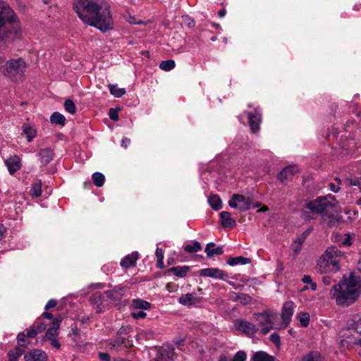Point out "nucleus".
Wrapping results in <instances>:
<instances>
[{
    "instance_id": "obj_25",
    "label": "nucleus",
    "mask_w": 361,
    "mask_h": 361,
    "mask_svg": "<svg viewBox=\"0 0 361 361\" xmlns=\"http://www.w3.org/2000/svg\"><path fill=\"white\" fill-rule=\"evenodd\" d=\"M22 128L23 132L26 135L28 142H31L36 137L37 130L32 126L24 124Z\"/></svg>"
},
{
    "instance_id": "obj_59",
    "label": "nucleus",
    "mask_w": 361,
    "mask_h": 361,
    "mask_svg": "<svg viewBox=\"0 0 361 361\" xmlns=\"http://www.w3.org/2000/svg\"><path fill=\"white\" fill-rule=\"evenodd\" d=\"M245 200L247 202V204H248L249 209H250L253 203V197L252 196H245Z\"/></svg>"
},
{
    "instance_id": "obj_45",
    "label": "nucleus",
    "mask_w": 361,
    "mask_h": 361,
    "mask_svg": "<svg viewBox=\"0 0 361 361\" xmlns=\"http://www.w3.org/2000/svg\"><path fill=\"white\" fill-rule=\"evenodd\" d=\"M57 334H58L57 331H56L55 329H54L52 328H49L46 332L45 336L47 339H51V338H55V336H56Z\"/></svg>"
},
{
    "instance_id": "obj_46",
    "label": "nucleus",
    "mask_w": 361,
    "mask_h": 361,
    "mask_svg": "<svg viewBox=\"0 0 361 361\" xmlns=\"http://www.w3.org/2000/svg\"><path fill=\"white\" fill-rule=\"evenodd\" d=\"M349 183L351 185L357 186L360 191L361 192V177L350 179Z\"/></svg>"
},
{
    "instance_id": "obj_48",
    "label": "nucleus",
    "mask_w": 361,
    "mask_h": 361,
    "mask_svg": "<svg viewBox=\"0 0 361 361\" xmlns=\"http://www.w3.org/2000/svg\"><path fill=\"white\" fill-rule=\"evenodd\" d=\"M109 116L110 118L114 121H117L118 120V111L114 109H110L109 111Z\"/></svg>"
},
{
    "instance_id": "obj_29",
    "label": "nucleus",
    "mask_w": 361,
    "mask_h": 361,
    "mask_svg": "<svg viewBox=\"0 0 361 361\" xmlns=\"http://www.w3.org/2000/svg\"><path fill=\"white\" fill-rule=\"evenodd\" d=\"M208 202L211 207L215 210H219L222 207V201L221 198L216 195L210 196L208 199Z\"/></svg>"
},
{
    "instance_id": "obj_55",
    "label": "nucleus",
    "mask_w": 361,
    "mask_h": 361,
    "mask_svg": "<svg viewBox=\"0 0 361 361\" xmlns=\"http://www.w3.org/2000/svg\"><path fill=\"white\" fill-rule=\"evenodd\" d=\"M49 340L51 341V344L53 347H54L56 348H60V343L55 338L49 339Z\"/></svg>"
},
{
    "instance_id": "obj_7",
    "label": "nucleus",
    "mask_w": 361,
    "mask_h": 361,
    "mask_svg": "<svg viewBox=\"0 0 361 361\" xmlns=\"http://www.w3.org/2000/svg\"><path fill=\"white\" fill-rule=\"evenodd\" d=\"M349 334L347 342L361 347V313L353 316L348 321Z\"/></svg>"
},
{
    "instance_id": "obj_28",
    "label": "nucleus",
    "mask_w": 361,
    "mask_h": 361,
    "mask_svg": "<svg viewBox=\"0 0 361 361\" xmlns=\"http://www.w3.org/2000/svg\"><path fill=\"white\" fill-rule=\"evenodd\" d=\"M30 192L32 197H38L41 195V194H42L41 180H37L32 183Z\"/></svg>"
},
{
    "instance_id": "obj_21",
    "label": "nucleus",
    "mask_w": 361,
    "mask_h": 361,
    "mask_svg": "<svg viewBox=\"0 0 361 361\" xmlns=\"http://www.w3.org/2000/svg\"><path fill=\"white\" fill-rule=\"evenodd\" d=\"M332 240L343 246H350L352 244L351 236L348 233H345L344 235L334 234L332 236Z\"/></svg>"
},
{
    "instance_id": "obj_51",
    "label": "nucleus",
    "mask_w": 361,
    "mask_h": 361,
    "mask_svg": "<svg viewBox=\"0 0 361 361\" xmlns=\"http://www.w3.org/2000/svg\"><path fill=\"white\" fill-rule=\"evenodd\" d=\"M27 336V334H25L23 332H20L17 336L18 342L20 345H23V343L25 340V337Z\"/></svg>"
},
{
    "instance_id": "obj_63",
    "label": "nucleus",
    "mask_w": 361,
    "mask_h": 361,
    "mask_svg": "<svg viewBox=\"0 0 361 361\" xmlns=\"http://www.w3.org/2000/svg\"><path fill=\"white\" fill-rule=\"evenodd\" d=\"M311 230H307L305 233H304L303 234L305 235L304 238H298L295 242H298L299 244H302L304 241V238H305V236L307 235H308L310 233Z\"/></svg>"
},
{
    "instance_id": "obj_56",
    "label": "nucleus",
    "mask_w": 361,
    "mask_h": 361,
    "mask_svg": "<svg viewBox=\"0 0 361 361\" xmlns=\"http://www.w3.org/2000/svg\"><path fill=\"white\" fill-rule=\"evenodd\" d=\"M100 300H101V295L99 293L94 294L91 298V300L92 301V302H94L95 303L99 302L100 301Z\"/></svg>"
},
{
    "instance_id": "obj_43",
    "label": "nucleus",
    "mask_w": 361,
    "mask_h": 361,
    "mask_svg": "<svg viewBox=\"0 0 361 361\" xmlns=\"http://www.w3.org/2000/svg\"><path fill=\"white\" fill-rule=\"evenodd\" d=\"M131 314L132 317L135 319H143L147 316L146 312L140 310H138L137 312H133Z\"/></svg>"
},
{
    "instance_id": "obj_42",
    "label": "nucleus",
    "mask_w": 361,
    "mask_h": 361,
    "mask_svg": "<svg viewBox=\"0 0 361 361\" xmlns=\"http://www.w3.org/2000/svg\"><path fill=\"white\" fill-rule=\"evenodd\" d=\"M32 326L36 329L38 334L43 332L46 329V324L42 322H36Z\"/></svg>"
},
{
    "instance_id": "obj_24",
    "label": "nucleus",
    "mask_w": 361,
    "mask_h": 361,
    "mask_svg": "<svg viewBox=\"0 0 361 361\" xmlns=\"http://www.w3.org/2000/svg\"><path fill=\"white\" fill-rule=\"evenodd\" d=\"M189 270L190 267L188 266H178L170 268L168 270V272H171L178 277H184L186 276Z\"/></svg>"
},
{
    "instance_id": "obj_4",
    "label": "nucleus",
    "mask_w": 361,
    "mask_h": 361,
    "mask_svg": "<svg viewBox=\"0 0 361 361\" xmlns=\"http://www.w3.org/2000/svg\"><path fill=\"white\" fill-rule=\"evenodd\" d=\"M344 255L336 247H330L319 259L317 271L320 274H332L338 271Z\"/></svg>"
},
{
    "instance_id": "obj_31",
    "label": "nucleus",
    "mask_w": 361,
    "mask_h": 361,
    "mask_svg": "<svg viewBox=\"0 0 361 361\" xmlns=\"http://www.w3.org/2000/svg\"><path fill=\"white\" fill-rule=\"evenodd\" d=\"M50 121L54 124L64 126L66 123V118L63 114L59 112H54L50 117Z\"/></svg>"
},
{
    "instance_id": "obj_23",
    "label": "nucleus",
    "mask_w": 361,
    "mask_h": 361,
    "mask_svg": "<svg viewBox=\"0 0 361 361\" xmlns=\"http://www.w3.org/2000/svg\"><path fill=\"white\" fill-rule=\"evenodd\" d=\"M250 361H275V357L264 351H258L253 354Z\"/></svg>"
},
{
    "instance_id": "obj_16",
    "label": "nucleus",
    "mask_w": 361,
    "mask_h": 361,
    "mask_svg": "<svg viewBox=\"0 0 361 361\" xmlns=\"http://www.w3.org/2000/svg\"><path fill=\"white\" fill-rule=\"evenodd\" d=\"M298 172V168L296 166H288L284 168L278 174V179L281 182L291 180L293 176Z\"/></svg>"
},
{
    "instance_id": "obj_57",
    "label": "nucleus",
    "mask_w": 361,
    "mask_h": 361,
    "mask_svg": "<svg viewBox=\"0 0 361 361\" xmlns=\"http://www.w3.org/2000/svg\"><path fill=\"white\" fill-rule=\"evenodd\" d=\"M329 187H330L331 190L334 192H337L340 190V188L338 187V185H337L333 183L329 184Z\"/></svg>"
},
{
    "instance_id": "obj_6",
    "label": "nucleus",
    "mask_w": 361,
    "mask_h": 361,
    "mask_svg": "<svg viewBox=\"0 0 361 361\" xmlns=\"http://www.w3.org/2000/svg\"><path fill=\"white\" fill-rule=\"evenodd\" d=\"M336 199L332 195L318 197L316 200L308 202L306 207L313 213L326 215L334 210L336 206Z\"/></svg>"
},
{
    "instance_id": "obj_64",
    "label": "nucleus",
    "mask_w": 361,
    "mask_h": 361,
    "mask_svg": "<svg viewBox=\"0 0 361 361\" xmlns=\"http://www.w3.org/2000/svg\"><path fill=\"white\" fill-rule=\"evenodd\" d=\"M226 10H225V9H221V10H220V11L218 12V15H219V16L220 18H223V17H224V16H225V15H226Z\"/></svg>"
},
{
    "instance_id": "obj_8",
    "label": "nucleus",
    "mask_w": 361,
    "mask_h": 361,
    "mask_svg": "<svg viewBox=\"0 0 361 361\" xmlns=\"http://www.w3.org/2000/svg\"><path fill=\"white\" fill-rule=\"evenodd\" d=\"M253 318L261 327V333L267 334L274 327V321L277 318V314L272 311H264L253 314Z\"/></svg>"
},
{
    "instance_id": "obj_19",
    "label": "nucleus",
    "mask_w": 361,
    "mask_h": 361,
    "mask_svg": "<svg viewBox=\"0 0 361 361\" xmlns=\"http://www.w3.org/2000/svg\"><path fill=\"white\" fill-rule=\"evenodd\" d=\"M38 156L41 161V163L46 166L54 158L53 151L50 148H44L39 149Z\"/></svg>"
},
{
    "instance_id": "obj_54",
    "label": "nucleus",
    "mask_w": 361,
    "mask_h": 361,
    "mask_svg": "<svg viewBox=\"0 0 361 361\" xmlns=\"http://www.w3.org/2000/svg\"><path fill=\"white\" fill-rule=\"evenodd\" d=\"M302 281L306 284H310L313 281L310 275H304L302 279Z\"/></svg>"
},
{
    "instance_id": "obj_33",
    "label": "nucleus",
    "mask_w": 361,
    "mask_h": 361,
    "mask_svg": "<svg viewBox=\"0 0 361 361\" xmlns=\"http://www.w3.org/2000/svg\"><path fill=\"white\" fill-rule=\"evenodd\" d=\"M92 178L94 184L97 187H102L104 183L105 177L102 173H94L92 176Z\"/></svg>"
},
{
    "instance_id": "obj_50",
    "label": "nucleus",
    "mask_w": 361,
    "mask_h": 361,
    "mask_svg": "<svg viewBox=\"0 0 361 361\" xmlns=\"http://www.w3.org/2000/svg\"><path fill=\"white\" fill-rule=\"evenodd\" d=\"M38 334L37 330L35 328L32 326L29 330H27V337L28 338H34Z\"/></svg>"
},
{
    "instance_id": "obj_34",
    "label": "nucleus",
    "mask_w": 361,
    "mask_h": 361,
    "mask_svg": "<svg viewBox=\"0 0 361 361\" xmlns=\"http://www.w3.org/2000/svg\"><path fill=\"white\" fill-rule=\"evenodd\" d=\"M184 250L186 252L193 253L202 250L201 244L197 241H194L185 246Z\"/></svg>"
},
{
    "instance_id": "obj_49",
    "label": "nucleus",
    "mask_w": 361,
    "mask_h": 361,
    "mask_svg": "<svg viewBox=\"0 0 361 361\" xmlns=\"http://www.w3.org/2000/svg\"><path fill=\"white\" fill-rule=\"evenodd\" d=\"M98 356L100 361H111V357L107 353H99Z\"/></svg>"
},
{
    "instance_id": "obj_44",
    "label": "nucleus",
    "mask_w": 361,
    "mask_h": 361,
    "mask_svg": "<svg viewBox=\"0 0 361 361\" xmlns=\"http://www.w3.org/2000/svg\"><path fill=\"white\" fill-rule=\"evenodd\" d=\"M246 354L243 351H238L234 356L233 361H245Z\"/></svg>"
},
{
    "instance_id": "obj_30",
    "label": "nucleus",
    "mask_w": 361,
    "mask_h": 361,
    "mask_svg": "<svg viewBox=\"0 0 361 361\" xmlns=\"http://www.w3.org/2000/svg\"><path fill=\"white\" fill-rule=\"evenodd\" d=\"M23 351L18 347H16L8 353V357L9 361H17L19 357L23 355Z\"/></svg>"
},
{
    "instance_id": "obj_62",
    "label": "nucleus",
    "mask_w": 361,
    "mask_h": 361,
    "mask_svg": "<svg viewBox=\"0 0 361 361\" xmlns=\"http://www.w3.org/2000/svg\"><path fill=\"white\" fill-rule=\"evenodd\" d=\"M6 231V228L3 225H0V240L3 238Z\"/></svg>"
},
{
    "instance_id": "obj_40",
    "label": "nucleus",
    "mask_w": 361,
    "mask_h": 361,
    "mask_svg": "<svg viewBox=\"0 0 361 361\" xmlns=\"http://www.w3.org/2000/svg\"><path fill=\"white\" fill-rule=\"evenodd\" d=\"M302 361H321L320 355L317 352H311L303 357Z\"/></svg>"
},
{
    "instance_id": "obj_52",
    "label": "nucleus",
    "mask_w": 361,
    "mask_h": 361,
    "mask_svg": "<svg viewBox=\"0 0 361 361\" xmlns=\"http://www.w3.org/2000/svg\"><path fill=\"white\" fill-rule=\"evenodd\" d=\"M56 305H57L56 300H55L54 299H51L47 303V305L45 306V309L47 310H49L51 308H53V307H56Z\"/></svg>"
},
{
    "instance_id": "obj_35",
    "label": "nucleus",
    "mask_w": 361,
    "mask_h": 361,
    "mask_svg": "<svg viewBox=\"0 0 361 361\" xmlns=\"http://www.w3.org/2000/svg\"><path fill=\"white\" fill-rule=\"evenodd\" d=\"M176 63L173 60L163 61L159 64V68L165 71H170L175 68Z\"/></svg>"
},
{
    "instance_id": "obj_2",
    "label": "nucleus",
    "mask_w": 361,
    "mask_h": 361,
    "mask_svg": "<svg viewBox=\"0 0 361 361\" xmlns=\"http://www.w3.org/2000/svg\"><path fill=\"white\" fill-rule=\"evenodd\" d=\"M23 37L21 25L14 11L0 1V48H6Z\"/></svg>"
},
{
    "instance_id": "obj_38",
    "label": "nucleus",
    "mask_w": 361,
    "mask_h": 361,
    "mask_svg": "<svg viewBox=\"0 0 361 361\" xmlns=\"http://www.w3.org/2000/svg\"><path fill=\"white\" fill-rule=\"evenodd\" d=\"M298 319L300 321V323L302 326L306 327L309 325L310 322V315L307 312H300L298 315Z\"/></svg>"
},
{
    "instance_id": "obj_36",
    "label": "nucleus",
    "mask_w": 361,
    "mask_h": 361,
    "mask_svg": "<svg viewBox=\"0 0 361 361\" xmlns=\"http://www.w3.org/2000/svg\"><path fill=\"white\" fill-rule=\"evenodd\" d=\"M123 331V328H121L118 331L116 338L113 341L112 343L114 346H120L125 343L126 338L122 336Z\"/></svg>"
},
{
    "instance_id": "obj_13",
    "label": "nucleus",
    "mask_w": 361,
    "mask_h": 361,
    "mask_svg": "<svg viewBox=\"0 0 361 361\" xmlns=\"http://www.w3.org/2000/svg\"><path fill=\"white\" fill-rule=\"evenodd\" d=\"M248 123L252 132L255 133L259 130L261 123V114L257 109L254 112H247Z\"/></svg>"
},
{
    "instance_id": "obj_60",
    "label": "nucleus",
    "mask_w": 361,
    "mask_h": 361,
    "mask_svg": "<svg viewBox=\"0 0 361 361\" xmlns=\"http://www.w3.org/2000/svg\"><path fill=\"white\" fill-rule=\"evenodd\" d=\"M129 23L131 24H137V25H140V24L143 23V22L142 20L137 21L134 17L130 18Z\"/></svg>"
},
{
    "instance_id": "obj_27",
    "label": "nucleus",
    "mask_w": 361,
    "mask_h": 361,
    "mask_svg": "<svg viewBox=\"0 0 361 361\" xmlns=\"http://www.w3.org/2000/svg\"><path fill=\"white\" fill-rule=\"evenodd\" d=\"M251 262V259L247 257H244L242 256L236 257H230L227 262V263L230 266H235L237 264H247Z\"/></svg>"
},
{
    "instance_id": "obj_37",
    "label": "nucleus",
    "mask_w": 361,
    "mask_h": 361,
    "mask_svg": "<svg viewBox=\"0 0 361 361\" xmlns=\"http://www.w3.org/2000/svg\"><path fill=\"white\" fill-rule=\"evenodd\" d=\"M157 259V267L159 269L164 268V251L161 248L157 247L155 252Z\"/></svg>"
},
{
    "instance_id": "obj_12",
    "label": "nucleus",
    "mask_w": 361,
    "mask_h": 361,
    "mask_svg": "<svg viewBox=\"0 0 361 361\" xmlns=\"http://www.w3.org/2000/svg\"><path fill=\"white\" fill-rule=\"evenodd\" d=\"M24 359L25 361H47L48 356L41 349H32L25 354Z\"/></svg>"
},
{
    "instance_id": "obj_17",
    "label": "nucleus",
    "mask_w": 361,
    "mask_h": 361,
    "mask_svg": "<svg viewBox=\"0 0 361 361\" xmlns=\"http://www.w3.org/2000/svg\"><path fill=\"white\" fill-rule=\"evenodd\" d=\"M138 259V252H133L130 255H126L121 261V266L125 269L134 267Z\"/></svg>"
},
{
    "instance_id": "obj_58",
    "label": "nucleus",
    "mask_w": 361,
    "mask_h": 361,
    "mask_svg": "<svg viewBox=\"0 0 361 361\" xmlns=\"http://www.w3.org/2000/svg\"><path fill=\"white\" fill-rule=\"evenodd\" d=\"M340 221L338 218H332L329 222V226H334Z\"/></svg>"
},
{
    "instance_id": "obj_39",
    "label": "nucleus",
    "mask_w": 361,
    "mask_h": 361,
    "mask_svg": "<svg viewBox=\"0 0 361 361\" xmlns=\"http://www.w3.org/2000/svg\"><path fill=\"white\" fill-rule=\"evenodd\" d=\"M64 108L66 111L71 114H74L76 112L75 105L71 99H66L65 101Z\"/></svg>"
},
{
    "instance_id": "obj_18",
    "label": "nucleus",
    "mask_w": 361,
    "mask_h": 361,
    "mask_svg": "<svg viewBox=\"0 0 361 361\" xmlns=\"http://www.w3.org/2000/svg\"><path fill=\"white\" fill-rule=\"evenodd\" d=\"M221 224L224 228H233L236 225L235 220L233 219L228 212L223 211L220 213Z\"/></svg>"
},
{
    "instance_id": "obj_41",
    "label": "nucleus",
    "mask_w": 361,
    "mask_h": 361,
    "mask_svg": "<svg viewBox=\"0 0 361 361\" xmlns=\"http://www.w3.org/2000/svg\"><path fill=\"white\" fill-rule=\"evenodd\" d=\"M236 300L240 301V302H241L243 305H247L251 302L252 298L247 294L240 293L237 295Z\"/></svg>"
},
{
    "instance_id": "obj_3",
    "label": "nucleus",
    "mask_w": 361,
    "mask_h": 361,
    "mask_svg": "<svg viewBox=\"0 0 361 361\" xmlns=\"http://www.w3.org/2000/svg\"><path fill=\"white\" fill-rule=\"evenodd\" d=\"M360 293L361 280L354 273H350L348 276H343L331 290L332 298L336 300V304L345 307L354 303Z\"/></svg>"
},
{
    "instance_id": "obj_47",
    "label": "nucleus",
    "mask_w": 361,
    "mask_h": 361,
    "mask_svg": "<svg viewBox=\"0 0 361 361\" xmlns=\"http://www.w3.org/2000/svg\"><path fill=\"white\" fill-rule=\"evenodd\" d=\"M270 341L276 344V345H279L281 343V338L278 334L274 333L270 335Z\"/></svg>"
},
{
    "instance_id": "obj_9",
    "label": "nucleus",
    "mask_w": 361,
    "mask_h": 361,
    "mask_svg": "<svg viewBox=\"0 0 361 361\" xmlns=\"http://www.w3.org/2000/svg\"><path fill=\"white\" fill-rule=\"evenodd\" d=\"M234 326L237 330L247 336H253L259 330L255 324L242 319L235 320Z\"/></svg>"
},
{
    "instance_id": "obj_14",
    "label": "nucleus",
    "mask_w": 361,
    "mask_h": 361,
    "mask_svg": "<svg viewBox=\"0 0 361 361\" xmlns=\"http://www.w3.org/2000/svg\"><path fill=\"white\" fill-rule=\"evenodd\" d=\"M201 276L211 277L218 279H224L227 276V274L218 268H206L200 270Z\"/></svg>"
},
{
    "instance_id": "obj_20",
    "label": "nucleus",
    "mask_w": 361,
    "mask_h": 361,
    "mask_svg": "<svg viewBox=\"0 0 361 361\" xmlns=\"http://www.w3.org/2000/svg\"><path fill=\"white\" fill-rule=\"evenodd\" d=\"M178 302L185 306H191L199 302L198 298L196 297L195 293H187L181 295Z\"/></svg>"
},
{
    "instance_id": "obj_61",
    "label": "nucleus",
    "mask_w": 361,
    "mask_h": 361,
    "mask_svg": "<svg viewBox=\"0 0 361 361\" xmlns=\"http://www.w3.org/2000/svg\"><path fill=\"white\" fill-rule=\"evenodd\" d=\"M130 140L129 138L126 137L122 140L121 145L123 147H124L125 148H126L128 147V145L130 144Z\"/></svg>"
},
{
    "instance_id": "obj_5",
    "label": "nucleus",
    "mask_w": 361,
    "mask_h": 361,
    "mask_svg": "<svg viewBox=\"0 0 361 361\" xmlns=\"http://www.w3.org/2000/svg\"><path fill=\"white\" fill-rule=\"evenodd\" d=\"M26 67L27 64L22 58L11 59L5 61V58L0 56V73L12 80H21Z\"/></svg>"
},
{
    "instance_id": "obj_32",
    "label": "nucleus",
    "mask_w": 361,
    "mask_h": 361,
    "mask_svg": "<svg viewBox=\"0 0 361 361\" xmlns=\"http://www.w3.org/2000/svg\"><path fill=\"white\" fill-rule=\"evenodd\" d=\"M109 89L111 94L116 97H121L126 94V90L124 88H118L116 85H109Z\"/></svg>"
},
{
    "instance_id": "obj_53",
    "label": "nucleus",
    "mask_w": 361,
    "mask_h": 361,
    "mask_svg": "<svg viewBox=\"0 0 361 361\" xmlns=\"http://www.w3.org/2000/svg\"><path fill=\"white\" fill-rule=\"evenodd\" d=\"M60 323H61V320L55 318V319H54V320L52 322V325L50 328H52L58 331V330L59 329Z\"/></svg>"
},
{
    "instance_id": "obj_1",
    "label": "nucleus",
    "mask_w": 361,
    "mask_h": 361,
    "mask_svg": "<svg viewBox=\"0 0 361 361\" xmlns=\"http://www.w3.org/2000/svg\"><path fill=\"white\" fill-rule=\"evenodd\" d=\"M73 8L85 23L102 32L113 28L110 6L105 0H75Z\"/></svg>"
},
{
    "instance_id": "obj_22",
    "label": "nucleus",
    "mask_w": 361,
    "mask_h": 361,
    "mask_svg": "<svg viewBox=\"0 0 361 361\" xmlns=\"http://www.w3.org/2000/svg\"><path fill=\"white\" fill-rule=\"evenodd\" d=\"M131 306L135 310H145L150 309L152 305L146 300L137 298L133 300Z\"/></svg>"
},
{
    "instance_id": "obj_11",
    "label": "nucleus",
    "mask_w": 361,
    "mask_h": 361,
    "mask_svg": "<svg viewBox=\"0 0 361 361\" xmlns=\"http://www.w3.org/2000/svg\"><path fill=\"white\" fill-rule=\"evenodd\" d=\"M294 303L287 301L284 303L281 312L282 326L286 328L288 326L294 312Z\"/></svg>"
},
{
    "instance_id": "obj_15",
    "label": "nucleus",
    "mask_w": 361,
    "mask_h": 361,
    "mask_svg": "<svg viewBox=\"0 0 361 361\" xmlns=\"http://www.w3.org/2000/svg\"><path fill=\"white\" fill-rule=\"evenodd\" d=\"M5 164L11 175L14 174L21 168L20 159L17 155L11 156L6 160Z\"/></svg>"
},
{
    "instance_id": "obj_26",
    "label": "nucleus",
    "mask_w": 361,
    "mask_h": 361,
    "mask_svg": "<svg viewBox=\"0 0 361 361\" xmlns=\"http://www.w3.org/2000/svg\"><path fill=\"white\" fill-rule=\"evenodd\" d=\"M215 244L213 243H209L205 247V252L207 253V255L208 257H212L214 255H222L224 253V250L222 247H217L215 248L211 249V247H214Z\"/></svg>"
},
{
    "instance_id": "obj_10",
    "label": "nucleus",
    "mask_w": 361,
    "mask_h": 361,
    "mask_svg": "<svg viewBox=\"0 0 361 361\" xmlns=\"http://www.w3.org/2000/svg\"><path fill=\"white\" fill-rule=\"evenodd\" d=\"M228 205L233 209H239L240 212H246L250 209L245 200V196L240 194H233L228 201Z\"/></svg>"
}]
</instances>
